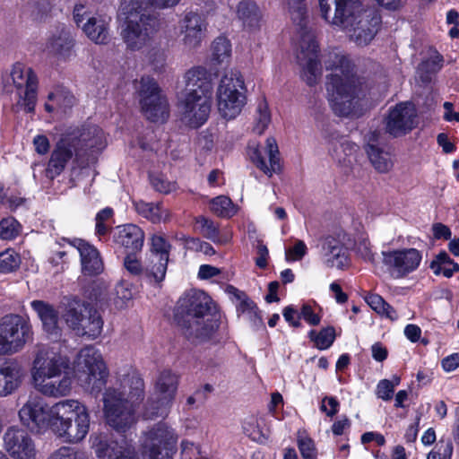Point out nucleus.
<instances>
[{
    "mask_svg": "<svg viewBox=\"0 0 459 459\" xmlns=\"http://www.w3.org/2000/svg\"><path fill=\"white\" fill-rule=\"evenodd\" d=\"M211 210L219 217H230L235 213L231 200L224 195L217 196L212 200Z\"/></svg>",
    "mask_w": 459,
    "mask_h": 459,
    "instance_id": "obj_49",
    "label": "nucleus"
},
{
    "mask_svg": "<svg viewBox=\"0 0 459 459\" xmlns=\"http://www.w3.org/2000/svg\"><path fill=\"white\" fill-rule=\"evenodd\" d=\"M28 7L30 9L32 17L39 19L50 10V4L48 0H32Z\"/></svg>",
    "mask_w": 459,
    "mask_h": 459,
    "instance_id": "obj_55",
    "label": "nucleus"
},
{
    "mask_svg": "<svg viewBox=\"0 0 459 459\" xmlns=\"http://www.w3.org/2000/svg\"><path fill=\"white\" fill-rule=\"evenodd\" d=\"M21 264V257L13 249H6L0 253V273H8L15 271Z\"/></svg>",
    "mask_w": 459,
    "mask_h": 459,
    "instance_id": "obj_48",
    "label": "nucleus"
},
{
    "mask_svg": "<svg viewBox=\"0 0 459 459\" xmlns=\"http://www.w3.org/2000/svg\"><path fill=\"white\" fill-rule=\"evenodd\" d=\"M196 223L201 226V233L204 238L214 243L228 242V238L221 237L219 229L212 221L201 216L196 218Z\"/></svg>",
    "mask_w": 459,
    "mask_h": 459,
    "instance_id": "obj_46",
    "label": "nucleus"
},
{
    "mask_svg": "<svg viewBox=\"0 0 459 459\" xmlns=\"http://www.w3.org/2000/svg\"><path fill=\"white\" fill-rule=\"evenodd\" d=\"M30 305L40 318L45 332L53 340H57L61 335L57 311L53 306L42 300H33Z\"/></svg>",
    "mask_w": 459,
    "mask_h": 459,
    "instance_id": "obj_31",
    "label": "nucleus"
},
{
    "mask_svg": "<svg viewBox=\"0 0 459 459\" xmlns=\"http://www.w3.org/2000/svg\"><path fill=\"white\" fill-rule=\"evenodd\" d=\"M309 338L315 342L319 350L328 349L335 339V330L332 326L323 328L318 333L315 330H311L308 333Z\"/></svg>",
    "mask_w": 459,
    "mask_h": 459,
    "instance_id": "obj_47",
    "label": "nucleus"
},
{
    "mask_svg": "<svg viewBox=\"0 0 459 459\" xmlns=\"http://www.w3.org/2000/svg\"><path fill=\"white\" fill-rule=\"evenodd\" d=\"M75 150L70 145L68 140L63 136L56 144L46 169V176L53 179L65 169L67 162L75 158Z\"/></svg>",
    "mask_w": 459,
    "mask_h": 459,
    "instance_id": "obj_29",
    "label": "nucleus"
},
{
    "mask_svg": "<svg viewBox=\"0 0 459 459\" xmlns=\"http://www.w3.org/2000/svg\"><path fill=\"white\" fill-rule=\"evenodd\" d=\"M320 247L324 264L328 268L343 269L349 264L348 249L340 239L327 236L320 240Z\"/></svg>",
    "mask_w": 459,
    "mask_h": 459,
    "instance_id": "obj_25",
    "label": "nucleus"
},
{
    "mask_svg": "<svg viewBox=\"0 0 459 459\" xmlns=\"http://www.w3.org/2000/svg\"><path fill=\"white\" fill-rule=\"evenodd\" d=\"M356 252L365 261L375 263L374 253L371 250L370 242L367 238L360 239L356 245Z\"/></svg>",
    "mask_w": 459,
    "mask_h": 459,
    "instance_id": "obj_58",
    "label": "nucleus"
},
{
    "mask_svg": "<svg viewBox=\"0 0 459 459\" xmlns=\"http://www.w3.org/2000/svg\"><path fill=\"white\" fill-rule=\"evenodd\" d=\"M22 377V368L17 362H0V396L4 397L13 394L20 386Z\"/></svg>",
    "mask_w": 459,
    "mask_h": 459,
    "instance_id": "obj_30",
    "label": "nucleus"
},
{
    "mask_svg": "<svg viewBox=\"0 0 459 459\" xmlns=\"http://www.w3.org/2000/svg\"><path fill=\"white\" fill-rule=\"evenodd\" d=\"M61 242H67L78 250L81 256L82 271L84 274L95 275L102 272L103 264L100 253L93 246L81 238L69 240L63 238L56 244L62 246Z\"/></svg>",
    "mask_w": 459,
    "mask_h": 459,
    "instance_id": "obj_24",
    "label": "nucleus"
},
{
    "mask_svg": "<svg viewBox=\"0 0 459 459\" xmlns=\"http://www.w3.org/2000/svg\"><path fill=\"white\" fill-rule=\"evenodd\" d=\"M178 437L173 429L159 422L144 433L142 441V459H172Z\"/></svg>",
    "mask_w": 459,
    "mask_h": 459,
    "instance_id": "obj_13",
    "label": "nucleus"
},
{
    "mask_svg": "<svg viewBox=\"0 0 459 459\" xmlns=\"http://www.w3.org/2000/svg\"><path fill=\"white\" fill-rule=\"evenodd\" d=\"M52 431L64 442L82 441L90 429V415L85 405L65 400L53 405Z\"/></svg>",
    "mask_w": 459,
    "mask_h": 459,
    "instance_id": "obj_6",
    "label": "nucleus"
},
{
    "mask_svg": "<svg viewBox=\"0 0 459 459\" xmlns=\"http://www.w3.org/2000/svg\"><path fill=\"white\" fill-rule=\"evenodd\" d=\"M368 306L377 313L385 315L391 320L397 319L396 311L378 294H369L366 297Z\"/></svg>",
    "mask_w": 459,
    "mask_h": 459,
    "instance_id": "obj_45",
    "label": "nucleus"
},
{
    "mask_svg": "<svg viewBox=\"0 0 459 459\" xmlns=\"http://www.w3.org/2000/svg\"><path fill=\"white\" fill-rule=\"evenodd\" d=\"M383 263L394 278H403L415 271L421 261L420 253L415 248L382 252Z\"/></svg>",
    "mask_w": 459,
    "mask_h": 459,
    "instance_id": "obj_17",
    "label": "nucleus"
},
{
    "mask_svg": "<svg viewBox=\"0 0 459 459\" xmlns=\"http://www.w3.org/2000/svg\"><path fill=\"white\" fill-rule=\"evenodd\" d=\"M325 64L332 70L326 91L333 111L340 117L359 116L367 91L364 78L356 74L353 63L345 56L330 54Z\"/></svg>",
    "mask_w": 459,
    "mask_h": 459,
    "instance_id": "obj_1",
    "label": "nucleus"
},
{
    "mask_svg": "<svg viewBox=\"0 0 459 459\" xmlns=\"http://www.w3.org/2000/svg\"><path fill=\"white\" fill-rule=\"evenodd\" d=\"M303 318L310 325H318L321 321V317L314 313L312 307L308 304H303L299 315V319Z\"/></svg>",
    "mask_w": 459,
    "mask_h": 459,
    "instance_id": "obj_59",
    "label": "nucleus"
},
{
    "mask_svg": "<svg viewBox=\"0 0 459 459\" xmlns=\"http://www.w3.org/2000/svg\"><path fill=\"white\" fill-rule=\"evenodd\" d=\"M257 112L258 117L255 120L256 122L254 126V131L258 134H262L271 121L268 107L264 101L259 103L257 107Z\"/></svg>",
    "mask_w": 459,
    "mask_h": 459,
    "instance_id": "obj_53",
    "label": "nucleus"
},
{
    "mask_svg": "<svg viewBox=\"0 0 459 459\" xmlns=\"http://www.w3.org/2000/svg\"><path fill=\"white\" fill-rule=\"evenodd\" d=\"M102 326L103 321L100 315L91 306L89 311L79 320L78 327H74V331L78 335L96 338L100 334Z\"/></svg>",
    "mask_w": 459,
    "mask_h": 459,
    "instance_id": "obj_37",
    "label": "nucleus"
},
{
    "mask_svg": "<svg viewBox=\"0 0 459 459\" xmlns=\"http://www.w3.org/2000/svg\"><path fill=\"white\" fill-rule=\"evenodd\" d=\"M150 183L156 191L162 194H169L176 189V183L168 180L161 174H151Z\"/></svg>",
    "mask_w": 459,
    "mask_h": 459,
    "instance_id": "obj_52",
    "label": "nucleus"
},
{
    "mask_svg": "<svg viewBox=\"0 0 459 459\" xmlns=\"http://www.w3.org/2000/svg\"><path fill=\"white\" fill-rule=\"evenodd\" d=\"M19 222L13 218L3 219L0 221V238L13 239L18 236L20 230Z\"/></svg>",
    "mask_w": 459,
    "mask_h": 459,
    "instance_id": "obj_50",
    "label": "nucleus"
},
{
    "mask_svg": "<svg viewBox=\"0 0 459 459\" xmlns=\"http://www.w3.org/2000/svg\"><path fill=\"white\" fill-rule=\"evenodd\" d=\"M53 406L48 407L40 398H30L20 409L19 417L22 423L30 430L39 431L50 427L54 419Z\"/></svg>",
    "mask_w": 459,
    "mask_h": 459,
    "instance_id": "obj_18",
    "label": "nucleus"
},
{
    "mask_svg": "<svg viewBox=\"0 0 459 459\" xmlns=\"http://www.w3.org/2000/svg\"><path fill=\"white\" fill-rule=\"evenodd\" d=\"M69 368L68 359L52 348L41 345L35 351L32 363V380L39 382L43 378H56Z\"/></svg>",
    "mask_w": 459,
    "mask_h": 459,
    "instance_id": "obj_15",
    "label": "nucleus"
},
{
    "mask_svg": "<svg viewBox=\"0 0 459 459\" xmlns=\"http://www.w3.org/2000/svg\"><path fill=\"white\" fill-rule=\"evenodd\" d=\"M111 18L107 15H94L87 18L82 30L87 37L97 44H105L108 39V25Z\"/></svg>",
    "mask_w": 459,
    "mask_h": 459,
    "instance_id": "obj_34",
    "label": "nucleus"
},
{
    "mask_svg": "<svg viewBox=\"0 0 459 459\" xmlns=\"http://www.w3.org/2000/svg\"><path fill=\"white\" fill-rule=\"evenodd\" d=\"M16 90L17 106L25 112L34 111L37 101L38 77L30 67L22 63L13 65L7 81L4 80V91L13 92Z\"/></svg>",
    "mask_w": 459,
    "mask_h": 459,
    "instance_id": "obj_10",
    "label": "nucleus"
},
{
    "mask_svg": "<svg viewBox=\"0 0 459 459\" xmlns=\"http://www.w3.org/2000/svg\"><path fill=\"white\" fill-rule=\"evenodd\" d=\"M211 111V96L185 95L182 101V119L189 126L197 128L205 123Z\"/></svg>",
    "mask_w": 459,
    "mask_h": 459,
    "instance_id": "obj_21",
    "label": "nucleus"
},
{
    "mask_svg": "<svg viewBox=\"0 0 459 459\" xmlns=\"http://www.w3.org/2000/svg\"><path fill=\"white\" fill-rule=\"evenodd\" d=\"M32 334L28 319L17 315L4 316L0 322V355L21 351Z\"/></svg>",
    "mask_w": 459,
    "mask_h": 459,
    "instance_id": "obj_11",
    "label": "nucleus"
},
{
    "mask_svg": "<svg viewBox=\"0 0 459 459\" xmlns=\"http://www.w3.org/2000/svg\"><path fill=\"white\" fill-rule=\"evenodd\" d=\"M120 12L126 20V26L122 30L125 43L131 50L141 49L160 25L154 9L148 0H131L121 4Z\"/></svg>",
    "mask_w": 459,
    "mask_h": 459,
    "instance_id": "obj_4",
    "label": "nucleus"
},
{
    "mask_svg": "<svg viewBox=\"0 0 459 459\" xmlns=\"http://www.w3.org/2000/svg\"><path fill=\"white\" fill-rule=\"evenodd\" d=\"M74 46V39L70 29L65 25L56 27L47 43L48 52L59 57L66 58L70 56Z\"/></svg>",
    "mask_w": 459,
    "mask_h": 459,
    "instance_id": "obj_32",
    "label": "nucleus"
},
{
    "mask_svg": "<svg viewBox=\"0 0 459 459\" xmlns=\"http://www.w3.org/2000/svg\"><path fill=\"white\" fill-rule=\"evenodd\" d=\"M48 459H89L85 452L70 447L62 446L53 452Z\"/></svg>",
    "mask_w": 459,
    "mask_h": 459,
    "instance_id": "obj_51",
    "label": "nucleus"
},
{
    "mask_svg": "<svg viewBox=\"0 0 459 459\" xmlns=\"http://www.w3.org/2000/svg\"><path fill=\"white\" fill-rule=\"evenodd\" d=\"M292 21L299 26L300 41L297 52V60L302 67V79L309 86L315 85L322 74L318 59V45L315 35L307 29V7L304 0H288Z\"/></svg>",
    "mask_w": 459,
    "mask_h": 459,
    "instance_id": "obj_5",
    "label": "nucleus"
},
{
    "mask_svg": "<svg viewBox=\"0 0 459 459\" xmlns=\"http://www.w3.org/2000/svg\"><path fill=\"white\" fill-rule=\"evenodd\" d=\"M367 154L371 164L378 172L385 173L393 167L390 153L383 148L375 151L370 150Z\"/></svg>",
    "mask_w": 459,
    "mask_h": 459,
    "instance_id": "obj_44",
    "label": "nucleus"
},
{
    "mask_svg": "<svg viewBox=\"0 0 459 459\" xmlns=\"http://www.w3.org/2000/svg\"><path fill=\"white\" fill-rule=\"evenodd\" d=\"M144 116L152 122H164L169 117V104L156 81L143 76L136 86Z\"/></svg>",
    "mask_w": 459,
    "mask_h": 459,
    "instance_id": "obj_12",
    "label": "nucleus"
},
{
    "mask_svg": "<svg viewBox=\"0 0 459 459\" xmlns=\"http://www.w3.org/2000/svg\"><path fill=\"white\" fill-rule=\"evenodd\" d=\"M181 42L187 50L197 48L204 37L206 23L195 13H189L179 22Z\"/></svg>",
    "mask_w": 459,
    "mask_h": 459,
    "instance_id": "obj_22",
    "label": "nucleus"
},
{
    "mask_svg": "<svg viewBox=\"0 0 459 459\" xmlns=\"http://www.w3.org/2000/svg\"><path fill=\"white\" fill-rule=\"evenodd\" d=\"M265 149L269 158L270 166L266 165L261 151L257 148L254 149L250 152V158L257 168L271 177L273 173H278L281 170L280 153L274 138H268L266 140Z\"/></svg>",
    "mask_w": 459,
    "mask_h": 459,
    "instance_id": "obj_33",
    "label": "nucleus"
},
{
    "mask_svg": "<svg viewBox=\"0 0 459 459\" xmlns=\"http://www.w3.org/2000/svg\"><path fill=\"white\" fill-rule=\"evenodd\" d=\"M143 396L144 383L136 374L126 376L119 387L107 388L102 400L108 424L117 432H126L134 423V407Z\"/></svg>",
    "mask_w": 459,
    "mask_h": 459,
    "instance_id": "obj_3",
    "label": "nucleus"
},
{
    "mask_svg": "<svg viewBox=\"0 0 459 459\" xmlns=\"http://www.w3.org/2000/svg\"><path fill=\"white\" fill-rule=\"evenodd\" d=\"M64 136L75 150V161L82 167L94 163L106 146L103 131L93 124H85Z\"/></svg>",
    "mask_w": 459,
    "mask_h": 459,
    "instance_id": "obj_8",
    "label": "nucleus"
},
{
    "mask_svg": "<svg viewBox=\"0 0 459 459\" xmlns=\"http://www.w3.org/2000/svg\"><path fill=\"white\" fill-rule=\"evenodd\" d=\"M339 402L334 397L325 396L321 404V410L326 413L327 416L333 417L338 411Z\"/></svg>",
    "mask_w": 459,
    "mask_h": 459,
    "instance_id": "obj_64",
    "label": "nucleus"
},
{
    "mask_svg": "<svg viewBox=\"0 0 459 459\" xmlns=\"http://www.w3.org/2000/svg\"><path fill=\"white\" fill-rule=\"evenodd\" d=\"M237 15L245 29L249 30L260 27L262 14L257 4L252 0H243L238 3Z\"/></svg>",
    "mask_w": 459,
    "mask_h": 459,
    "instance_id": "obj_35",
    "label": "nucleus"
},
{
    "mask_svg": "<svg viewBox=\"0 0 459 459\" xmlns=\"http://www.w3.org/2000/svg\"><path fill=\"white\" fill-rule=\"evenodd\" d=\"M381 17L376 10L368 8L345 31L351 41L358 46L368 45L378 30Z\"/></svg>",
    "mask_w": 459,
    "mask_h": 459,
    "instance_id": "obj_19",
    "label": "nucleus"
},
{
    "mask_svg": "<svg viewBox=\"0 0 459 459\" xmlns=\"http://www.w3.org/2000/svg\"><path fill=\"white\" fill-rule=\"evenodd\" d=\"M322 17L344 32L363 13L365 8L359 0H318Z\"/></svg>",
    "mask_w": 459,
    "mask_h": 459,
    "instance_id": "obj_14",
    "label": "nucleus"
},
{
    "mask_svg": "<svg viewBox=\"0 0 459 459\" xmlns=\"http://www.w3.org/2000/svg\"><path fill=\"white\" fill-rule=\"evenodd\" d=\"M394 392V384L388 379H383L379 381L377 385V396L383 399L384 401H389L392 399Z\"/></svg>",
    "mask_w": 459,
    "mask_h": 459,
    "instance_id": "obj_57",
    "label": "nucleus"
},
{
    "mask_svg": "<svg viewBox=\"0 0 459 459\" xmlns=\"http://www.w3.org/2000/svg\"><path fill=\"white\" fill-rule=\"evenodd\" d=\"M307 254V246L302 240H297L294 247L286 251V259L300 260Z\"/></svg>",
    "mask_w": 459,
    "mask_h": 459,
    "instance_id": "obj_63",
    "label": "nucleus"
},
{
    "mask_svg": "<svg viewBox=\"0 0 459 459\" xmlns=\"http://www.w3.org/2000/svg\"><path fill=\"white\" fill-rule=\"evenodd\" d=\"M134 206L139 215L153 223L165 222L169 218V211L164 209L160 203H146L143 200H139L134 202Z\"/></svg>",
    "mask_w": 459,
    "mask_h": 459,
    "instance_id": "obj_40",
    "label": "nucleus"
},
{
    "mask_svg": "<svg viewBox=\"0 0 459 459\" xmlns=\"http://www.w3.org/2000/svg\"><path fill=\"white\" fill-rule=\"evenodd\" d=\"M114 241L125 248L126 253L136 254L143 246L144 233L135 224L117 226L113 234Z\"/></svg>",
    "mask_w": 459,
    "mask_h": 459,
    "instance_id": "obj_27",
    "label": "nucleus"
},
{
    "mask_svg": "<svg viewBox=\"0 0 459 459\" xmlns=\"http://www.w3.org/2000/svg\"><path fill=\"white\" fill-rule=\"evenodd\" d=\"M212 62L214 65L228 64L231 56V44L225 37H218L212 44Z\"/></svg>",
    "mask_w": 459,
    "mask_h": 459,
    "instance_id": "obj_42",
    "label": "nucleus"
},
{
    "mask_svg": "<svg viewBox=\"0 0 459 459\" xmlns=\"http://www.w3.org/2000/svg\"><path fill=\"white\" fill-rule=\"evenodd\" d=\"M65 307L62 316L73 330L78 327L79 320L89 311L91 305L79 299H65L62 303Z\"/></svg>",
    "mask_w": 459,
    "mask_h": 459,
    "instance_id": "obj_38",
    "label": "nucleus"
},
{
    "mask_svg": "<svg viewBox=\"0 0 459 459\" xmlns=\"http://www.w3.org/2000/svg\"><path fill=\"white\" fill-rule=\"evenodd\" d=\"M3 441L4 450L13 459H36L34 440L26 430L10 427L4 432Z\"/></svg>",
    "mask_w": 459,
    "mask_h": 459,
    "instance_id": "obj_16",
    "label": "nucleus"
},
{
    "mask_svg": "<svg viewBox=\"0 0 459 459\" xmlns=\"http://www.w3.org/2000/svg\"><path fill=\"white\" fill-rule=\"evenodd\" d=\"M416 111L412 104L402 102L390 109L385 118V130L397 137L406 134L416 126Z\"/></svg>",
    "mask_w": 459,
    "mask_h": 459,
    "instance_id": "obj_20",
    "label": "nucleus"
},
{
    "mask_svg": "<svg viewBox=\"0 0 459 459\" xmlns=\"http://www.w3.org/2000/svg\"><path fill=\"white\" fill-rule=\"evenodd\" d=\"M170 244L161 236H153L152 238V265L146 269V275L154 281L160 282L165 278L169 262Z\"/></svg>",
    "mask_w": 459,
    "mask_h": 459,
    "instance_id": "obj_23",
    "label": "nucleus"
},
{
    "mask_svg": "<svg viewBox=\"0 0 459 459\" xmlns=\"http://www.w3.org/2000/svg\"><path fill=\"white\" fill-rule=\"evenodd\" d=\"M186 88L185 95L212 96V75L206 68L196 66L189 69L184 76Z\"/></svg>",
    "mask_w": 459,
    "mask_h": 459,
    "instance_id": "obj_28",
    "label": "nucleus"
},
{
    "mask_svg": "<svg viewBox=\"0 0 459 459\" xmlns=\"http://www.w3.org/2000/svg\"><path fill=\"white\" fill-rule=\"evenodd\" d=\"M381 134L378 131H368L364 136L365 151L368 153L370 150H379Z\"/></svg>",
    "mask_w": 459,
    "mask_h": 459,
    "instance_id": "obj_60",
    "label": "nucleus"
},
{
    "mask_svg": "<svg viewBox=\"0 0 459 459\" xmlns=\"http://www.w3.org/2000/svg\"><path fill=\"white\" fill-rule=\"evenodd\" d=\"M174 320L185 338L195 344L211 340L219 327L216 305L205 292L196 290L178 299Z\"/></svg>",
    "mask_w": 459,
    "mask_h": 459,
    "instance_id": "obj_2",
    "label": "nucleus"
},
{
    "mask_svg": "<svg viewBox=\"0 0 459 459\" xmlns=\"http://www.w3.org/2000/svg\"><path fill=\"white\" fill-rule=\"evenodd\" d=\"M298 446L302 458L316 455L314 441L308 437H299Z\"/></svg>",
    "mask_w": 459,
    "mask_h": 459,
    "instance_id": "obj_56",
    "label": "nucleus"
},
{
    "mask_svg": "<svg viewBox=\"0 0 459 459\" xmlns=\"http://www.w3.org/2000/svg\"><path fill=\"white\" fill-rule=\"evenodd\" d=\"M236 297L239 300L238 309L244 314H249L258 308L255 303L251 300L245 293L238 292Z\"/></svg>",
    "mask_w": 459,
    "mask_h": 459,
    "instance_id": "obj_61",
    "label": "nucleus"
},
{
    "mask_svg": "<svg viewBox=\"0 0 459 459\" xmlns=\"http://www.w3.org/2000/svg\"><path fill=\"white\" fill-rule=\"evenodd\" d=\"M453 454V444L450 440H440L437 450L429 453L427 459H450Z\"/></svg>",
    "mask_w": 459,
    "mask_h": 459,
    "instance_id": "obj_54",
    "label": "nucleus"
},
{
    "mask_svg": "<svg viewBox=\"0 0 459 459\" xmlns=\"http://www.w3.org/2000/svg\"><path fill=\"white\" fill-rule=\"evenodd\" d=\"M108 375L101 354L94 347L80 351L75 376L82 386L98 395L107 384Z\"/></svg>",
    "mask_w": 459,
    "mask_h": 459,
    "instance_id": "obj_9",
    "label": "nucleus"
},
{
    "mask_svg": "<svg viewBox=\"0 0 459 459\" xmlns=\"http://www.w3.org/2000/svg\"><path fill=\"white\" fill-rule=\"evenodd\" d=\"M247 88L239 71L230 70L221 77L217 92V106L219 113L225 119L238 117L246 105Z\"/></svg>",
    "mask_w": 459,
    "mask_h": 459,
    "instance_id": "obj_7",
    "label": "nucleus"
},
{
    "mask_svg": "<svg viewBox=\"0 0 459 459\" xmlns=\"http://www.w3.org/2000/svg\"><path fill=\"white\" fill-rule=\"evenodd\" d=\"M95 452L99 458L107 459H136L134 446L124 437L119 440H112L108 442L106 439H100L95 444Z\"/></svg>",
    "mask_w": 459,
    "mask_h": 459,
    "instance_id": "obj_26",
    "label": "nucleus"
},
{
    "mask_svg": "<svg viewBox=\"0 0 459 459\" xmlns=\"http://www.w3.org/2000/svg\"><path fill=\"white\" fill-rule=\"evenodd\" d=\"M173 401L171 397H166L155 393L154 395L150 397L147 401L143 412L144 418L153 420L159 417H167Z\"/></svg>",
    "mask_w": 459,
    "mask_h": 459,
    "instance_id": "obj_39",
    "label": "nucleus"
},
{
    "mask_svg": "<svg viewBox=\"0 0 459 459\" xmlns=\"http://www.w3.org/2000/svg\"><path fill=\"white\" fill-rule=\"evenodd\" d=\"M156 394L174 400L178 389V377L170 370L162 371L156 382Z\"/></svg>",
    "mask_w": 459,
    "mask_h": 459,
    "instance_id": "obj_41",
    "label": "nucleus"
},
{
    "mask_svg": "<svg viewBox=\"0 0 459 459\" xmlns=\"http://www.w3.org/2000/svg\"><path fill=\"white\" fill-rule=\"evenodd\" d=\"M124 265L133 275H139L143 272L140 262L135 258V254L126 253Z\"/></svg>",
    "mask_w": 459,
    "mask_h": 459,
    "instance_id": "obj_62",
    "label": "nucleus"
},
{
    "mask_svg": "<svg viewBox=\"0 0 459 459\" xmlns=\"http://www.w3.org/2000/svg\"><path fill=\"white\" fill-rule=\"evenodd\" d=\"M54 378H43L39 382H33L34 387L39 393L49 397H59L68 394L71 389V378L64 376L59 380H53Z\"/></svg>",
    "mask_w": 459,
    "mask_h": 459,
    "instance_id": "obj_36",
    "label": "nucleus"
},
{
    "mask_svg": "<svg viewBox=\"0 0 459 459\" xmlns=\"http://www.w3.org/2000/svg\"><path fill=\"white\" fill-rule=\"evenodd\" d=\"M430 267L435 270V273H442L446 278L452 277L454 273L459 271V264L454 262L445 251L437 255L436 260L431 262Z\"/></svg>",
    "mask_w": 459,
    "mask_h": 459,
    "instance_id": "obj_43",
    "label": "nucleus"
}]
</instances>
